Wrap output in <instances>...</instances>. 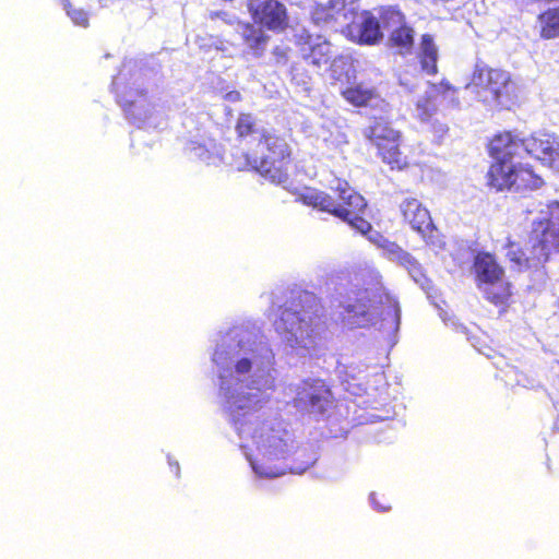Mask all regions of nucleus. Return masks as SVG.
<instances>
[{
	"mask_svg": "<svg viewBox=\"0 0 559 559\" xmlns=\"http://www.w3.org/2000/svg\"><path fill=\"white\" fill-rule=\"evenodd\" d=\"M428 246H431L432 248H439L441 249L443 247V241L439 238V236L433 235L432 233L430 235H426V237H423Z\"/></svg>",
	"mask_w": 559,
	"mask_h": 559,
	"instance_id": "obj_31",
	"label": "nucleus"
},
{
	"mask_svg": "<svg viewBox=\"0 0 559 559\" xmlns=\"http://www.w3.org/2000/svg\"><path fill=\"white\" fill-rule=\"evenodd\" d=\"M262 139L269 155L260 158L245 155L243 163L238 164L237 167L238 169L252 168L272 182H282L283 174L274 166V163L289 156L288 144L284 139L269 132L263 133Z\"/></svg>",
	"mask_w": 559,
	"mask_h": 559,
	"instance_id": "obj_9",
	"label": "nucleus"
},
{
	"mask_svg": "<svg viewBox=\"0 0 559 559\" xmlns=\"http://www.w3.org/2000/svg\"><path fill=\"white\" fill-rule=\"evenodd\" d=\"M294 38L295 43L300 46L301 51L304 46H310L316 40V37H313L305 27L296 28Z\"/></svg>",
	"mask_w": 559,
	"mask_h": 559,
	"instance_id": "obj_29",
	"label": "nucleus"
},
{
	"mask_svg": "<svg viewBox=\"0 0 559 559\" xmlns=\"http://www.w3.org/2000/svg\"><path fill=\"white\" fill-rule=\"evenodd\" d=\"M474 267L485 297L495 305L504 304L510 296V288L495 258L489 253H479L475 258Z\"/></svg>",
	"mask_w": 559,
	"mask_h": 559,
	"instance_id": "obj_8",
	"label": "nucleus"
},
{
	"mask_svg": "<svg viewBox=\"0 0 559 559\" xmlns=\"http://www.w3.org/2000/svg\"><path fill=\"white\" fill-rule=\"evenodd\" d=\"M369 239L381 248L384 258L405 269L417 284L424 285L426 276L421 264L415 257L397 243L384 239L378 233L374 234V237L370 236Z\"/></svg>",
	"mask_w": 559,
	"mask_h": 559,
	"instance_id": "obj_12",
	"label": "nucleus"
},
{
	"mask_svg": "<svg viewBox=\"0 0 559 559\" xmlns=\"http://www.w3.org/2000/svg\"><path fill=\"white\" fill-rule=\"evenodd\" d=\"M175 467H176V475L179 476V464H178V462H175Z\"/></svg>",
	"mask_w": 559,
	"mask_h": 559,
	"instance_id": "obj_35",
	"label": "nucleus"
},
{
	"mask_svg": "<svg viewBox=\"0 0 559 559\" xmlns=\"http://www.w3.org/2000/svg\"><path fill=\"white\" fill-rule=\"evenodd\" d=\"M64 9L67 11L68 16L72 20V22L82 27L88 26V14L82 9H74L71 4L66 1Z\"/></svg>",
	"mask_w": 559,
	"mask_h": 559,
	"instance_id": "obj_28",
	"label": "nucleus"
},
{
	"mask_svg": "<svg viewBox=\"0 0 559 559\" xmlns=\"http://www.w3.org/2000/svg\"><path fill=\"white\" fill-rule=\"evenodd\" d=\"M475 97L489 106L508 108L513 100L514 83L509 72L477 62L465 85Z\"/></svg>",
	"mask_w": 559,
	"mask_h": 559,
	"instance_id": "obj_7",
	"label": "nucleus"
},
{
	"mask_svg": "<svg viewBox=\"0 0 559 559\" xmlns=\"http://www.w3.org/2000/svg\"><path fill=\"white\" fill-rule=\"evenodd\" d=\"M331 403V392L322 380H307L296 386L295 406L302 412L323 415Z\"/></svg>",
	"mask_w": 559,
	"mask_h": 559,
	"instance_id": "obj_11",
	"label": "nucleus"
},
{
	"mask_svg": "<svg viewBox=\"0 0 559 559\" xmlns=\"http://www.w3.org/2000/svg\"><path fill=\"white\" fill-rule=\"evenodd\" d=\"M540 36L545 39L559 37V8L548 9L538 16Z\"/></svg>",
	"mask_w": 559,
	"mask_h": 559,
	"instance_id": "obj_22",
	"label": "nucleus"
},
{
	"mask_svg": "<svg viewBox=\"0 0 559 559\" xmlns=\"http://www.w3.org/2000/svg\"><path fill=\"white\" fill-rule=\"evenodd\" d=\"M322 307L310 292H298L281 308L274 321L276 333L293 349L309 352L321 331Z\"/></svg>",
	"mask_w": 559,
	"mask_h": 559,
	"instance_id": "obj_4",
	"label": "nucleus"
},
{
	"mask_svg": "<svg viewBox=\"0 0 559 559\" xmlns=\"http://www.w3.org/2000/svg\"><path fill=\"white\" fill-rule=\"evenodd\" d=\"M119 102L123 106V110L128 119L134 123H142L152 117L153 105L147 103L142 92L136 91V95L133 96L132 92L121 96L119 95Z\"/></svg>",
	"mask_w": 559,
	"mask_h": 559,
	"instance_id": "obj_17",
	"label": "nucleus"
},
{
	"mask_svg": "<svg viewBox=\"0 0 559 559\" xmlns=\"http://www.w3.org/2000/svg\"><path fill=\"white\" fill-rule=\"evenodd\" d=\"M328 7L334 13V22L342 27H347L358 10L356 0H329Z\"/></svg>",
	"mask_w": 559,
	"mask_h": 559,
	"instance_id": "obj_21",
	"label": "nucleus"
},
{
	"mask_svg": "<svg viewBox=\"0 0 559 559\" xmlns=\"http://www.w3.org/2000/svg\"><path fill=\"white\" fill-rule=\"evenodd\" d=\"M333 56L331 44L322 36H316V40L310 46H304L302 57L309 63L321 68L326 66Z\"/></svg>",
	"mask_w": 559,
	"mask_h": 559,
	"instance_id": "obj_18",
	"label": "nucleus"
},
{
	"mask_svg": "<svg viewBox=\"0 0 559 559\" xmlns=\"http://www.w3.org/2000/svg\"><path fill=\"white\" fill-rule=\"evenodd\" d=\"M342 95L349 103H352L356 106H364L371 98L372 94H371V91L368 88H364L361 86H355V87L346 88L345 91L342 92Z\"/></svg>",
	"mask_w": 559,
	"mask_h": 559,
	"instance_id": "obj_26",
	"label": "nucleus"
},
{
	"mask_svg": "<svg viewBox=\"0 0 559 559\" xmlns=\"http://www.w3.org/2000/svg\"><path fill=\"white\" fill-rule=\"evenodd\" d=\"M400 211L411 227L426 237V233L433 231V224L429 211L415 198H406L400 204Z\"/></svg>",
	"mask_w": 559,
	"mask_h": 559,
	"instance_id": "obj_16",
	"label": "nucleus"
},
{
	"mask_svg": "<svg viewBox=\"0 0 559 559\" xmlns=\"http://www.w3.org/2000/svg\"><path fill=\"white\" fill-rule=\"evenodd\" d=\"M365 135L377 146L384 163L402 169L407 163L400 151V133L388 122L376 121L365 131Z\"/></svg>",
	"mask_w": 559,
	"mask_h": 559,
	"instance_id": "obj_10",
	"label": "nucleus"
},
{
	"mask_svg": "<svg viewBox=\"0 0 559 559\" xmlns=\"http://www.w3.org/2000/svg\"><path fill=\"white\" fill-rule=\"evenodd\" d=\"M490 154L496 160L487 174L488 186L496 191L509 190L518 193L539 189L544 181L531 169L520 167L514 159L531 155L559 170V138L539 133L530 138L506 132L490 142Z\"/></svg>",
	"mask_w": 559,
	"mask_h": 559,
	"instance_id": "obj_2",
	"label": "nucleus"
},
{
	"mask_svg": "<svg viewBox=\"0 0 559 559\" xmlns=\"http://www.w3.org/2000/svg\"><path fill=\"white\" fill-rule=\"evenodd\" d=\"M188 150L193 156H195L202 160H205L207 158L209 151L204 145L197 144V143L192 142L188 146Z\"/></svg>",
	"mask_w": 559,
	"mask_h": 559,
	"instance_id": "obj_30",
	"label": "nucleus"
},
{
	"mask_svg": "<svg viewBox=\"0 0 559 559\" xmlns=\"http://www.w3.org/2000/svg\"><path fill=\"white\" fill-rule=\"evenodd\" d=\"M549 217L534 223L526 249L511 246L508 258L519 267H538L547 262L551 250H559V203L548 205Z\"/></svg>",
	"mask_w": 559,
	"mask_h": 559,
	"instance_id": "obj_5",
	"label": "nucleus"
},
{
	"mask_svg": "<svg viewBox=\"0 0 559 559\" xmlns=\"http://www.w3.org/2000/svg\"><path fill=\"white\" fill-rule=\"evenodd\" d=\"M226 98L229 102H238L240 99V93L239 92H229L226 94Z\"/></svg>",
	"mask_w": 559,
	"mask_h": 559,
	"instance_id": "obj_33",
	"label": "nucleus"
},
{
	"mask_svg": "<svg viewBox=\"0 0 559 559\" xmlns=\"http://www.w3.org/2000/svg\"><path fill=\"white\" fill-rule=\"evenodd\" d=\"M333 17L334 13L330 12L328 4H318L311 11V20L318 26L330 24L334 21Z\"/></svg>",
	"mask_w": 559,
	"mask_h": 559,
	"instance_id": "obj_27",
	"label": "nucleus"
},
{
	"mask_svg": "<svg viewBox=\"0 0 559 559\" xmlns=\"http://www.w3.org/2000/svg\"><path fill=\"white\" fill-rule=\"evenodd\" d=\"M335 183L331 188L338 193V199L342 203L337 204L328 193L316 190L307 191L304 194L305 203L340 217L360 234L367 235L371 231L372 226L360 216L367 206L366 200L350 188L346 181L336 179Z\"/></svg>",
	"mask_w": 559,
	"mask_h": 559,
	"instance_id": "obj_6",
	"label": "nucleus"
},
{
	"mask_svg": "<svg viewBox=\"0 0 559 559\" xmlns=\"http://www.w3.org/2000/svg\"><path fill=\"white\" fill-rule=\"evenodd\" d=\"M389 43L392 47L397 48L402 55L409 52L414 45L413 28L405 24L400 28H394L390 34Z\"/></svg>",
	"mask_w": 559,
	"mask_h": 559,
	"instance_id": "obj_23",
	"label": "nucleus"
},
{
	"mask_svg": "<svg viewBox=\"0 0 559 559\" xmlns=\"http://www.w3.org/2000/svg\"><path fill=\"white\" fill-rule=\"evenodd\" d=\"M122 80V73L119 74L118 78H116L114 81H112V86L115 87H118L119 84H120V81Z\"/></svg>",
	"mask_w": 559,
	"mask_h": 559,
	"instance_id": "obj_34",
	"label": "nucleus"
},
{
	"mask_svg": "<svg viewBox=\"0 0 559 559\" xmlns=\"http://www.w3.org/2000/svg\"><path fill=\"white\" fill-rule=\"evenodd\" d=\"M236 131L240 138L253 134H260L262 136V134L266 132L250 114H241L238 117Z\"/></svg>",
	"mask_w": 559,
	"mask_h": 559,
	"instance_id": "obj_24",
	"label": "nucleus"
},
{
	"mask_svg": "<svg viewBox=\"0 0 559 559\" xmlns=\"http://www.w3.org/2000/svg\"><path fill=\"white\" fill-rule=\"evenodd\" d=\"M450 86L445 85H431L425 92V95L420 97L416 103V115L421 120L425 121L429 119L432 115L436 114L438 109V98L440 96L441 91L445 93L450 91Z\"/></svg>",
	"mask_w": 559,
	"mask_h": 559,
	"instance_id": "obj_19",
	"label": "nucleus"
},
{
	"mask_svg": "<svg viewBox=\"0 0 559 559\" xmlns=\"http://www.w3.org/2000/svg\"><path fill=\"white\" fill-rule=\"evenodd\" d=\"M378 21L380 22V28L389 31L390 34L394 28H400L405 24L404 15L393 7L382 9Z\"/></svg>",
	"mask_w": 559,
	"mask_h": 559,
	"instance_id": "obj_25",
	"label": "nucleus"
},
{
	"mask_svg": "<svg viewBox=\"0 0 559 559\" xmlns=\"http://www.w3.org/2000/svg\"><path fill=\"white\" fill-rule=\"evenodd\" d=\"M370 502H371V504L373 506V508H374L376 510L380 511V512H383V511L389 510V507H382V506H380V504H378V503H377V501H376V495H374V493H371V495H370Z\"/></svg>",
	"mask_w": 559,
	"mask_h": 559,
	"instance_id": "obj_32",
	"label": "nucleus"
},
{
	"mask_svg": "<svg viewBox=\"0 0 559 559\" xmlns=\"http://www.w3.org/2000/svg\"><path fill=\"white\" fill-rule=\"evenodd\" d=\"M340 296V307L345 310L350 325H373L381 321V329L396 332L401 323V309L397 300L385 293L379 282L370 287H360V278L355 275L347 284L335 287Z\"/></svg>",
	"mask_w": 559,
	"mask_h": 559,
	"instance_id": "obj_3",
	"label": "nucleus"
},
{
	"mask_svg": "<svg viewBox=\"0 0 559 559\" xmlns=\"http://www.w3.org/2000/svg\"><path fill=\"white\" fill-rule=\"evenodd\" d=\"M347 33L364 44H374L382 38L380 22L369 12H356L347 25Z\"/></svg>",
	"mask_w": 559,
	"mask_h": 559,
	"instance_id": "obj_14",
	"label": "nucleus"
},
{
	"mask_svg": "<svg viewBox=\"0 0 559 559\" xmlns=\"http://www.w3.org/2000/svg\"><path fill=\"white\" fill-rule=\"evenodd\" d=\"M438 57L439 49L433 37L429 34L423 35L418 51L421 69L428 74H436Z\"/></svg>",
	"mask_w": 559,
	"mask_h": 559,
	"instance_id": "obj_20",
	"label": "nucleus"
},
{
	"mask_svg": "<svg viewBox=\"0 0 559 559\" xmlns=\"http://www.w3.org/2000/svg\"><path fill=\"white\" fill-rule=\"evenodd\" d=\"M250 9L254 20L271 31H283L287 26L286 8L276 0H263Z\"/></svg>",
	"mask_w": 559,
	"mask_h": 559,
	"instance_id": "obj_15",
	"label": "nucleus"
},
{
	"mask_svg": "<svg viewBox=\"0 0 559 559\" xmlns=\"http://www.w3.org/2000/svg\"><path fill=\"white\" fill-rule=\"evenodd\" d=\"M209 17L214 20H222L223 23L235 26L236 32L242 37L245 44L253 52L255 57H260L266 48L269 36L262 31L261 27L242 23L238 19L225 11H211Z\"/></svg>",
	"mask_w": 559,
	"mask_h": 559,
	"instance_id": "obj_13",
	"label": "nucleus"
},
{
	"mask_svg": "<svg viewBox=\"0 0 559 559\" xmlns=\"http://www.w3.org/2000/svg\"><path fill=\"white\" fill-rule=\"evenodd\" d=\"M212 361L219 406L235 427L252 471L262 478L284 475L293 436L282 423L261 421L258 415L275 390V355L267 340L258 329L234 326L219 335Z\"/></svg>",
	"mask_w": 559,
	"mask_h": 559,
	"instance_id": "obj_1",
	"label": "nucleus"
}]
</instances>
